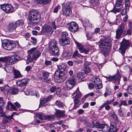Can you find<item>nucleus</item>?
<instances>
[{"label":"nucleus","mask_w":132,"mask_h":132,"mask_svg":"<svg viewBox=\"0 0 132 132\" xmlns=\"http://www.w3.org/2000/svg\"><path fill=\"white\" fill-rule=\"evenodd\" d=\"M89 88L90 89H93L94 88V84L92 83H90L88 85Z\"/></svg>","instance_id":"nucleus-55"},{"label":"nucleus","mask_w":132,"mask_h":132,"mask_svg":"<svg viewBox=\"0 0 132 132\" xmlns=\"http://www.w3.org/2000/svg\"><path fill=\"white\" fill-rule=\"evenodd\" d=\"M126 90L129 93L132 94V85L128 86Z\"/></svg>","instance_id":"nucleus-43"},{"label":"nucleus","mask_w":132,"mask_h":132,"mask_svg":"<svg viewBox=\"0 0 132 132\" xmlns=\"http://www.w3.org/2000/svg\"><path fill=\"white\" fill-rule=\"evenodd\" d=\"M81 56V54L79 53L78 51L76 50L74 52L72 57L73 58H76L77 56Z\"/></svg>","instance_id":"nucleus-40"},{"label":"nucleus","mask_w":132,"mask_h":132,"mask_svg":"<svg viewBox=\"0 0 132 132\" xmlns=\"http://www.w3.org/2000/svg\"><path fill=\"white\" fill-rule=\"evenodd\" d=\"M21 58L19 55L14 54L11 57L6 56L0 58V61L7 63L9 62L11 65L16 63L20 60Z\"/></svg>","instance_id":"nucleus-4"},{"label":"nucleus","mask_w":132,"mask_h":132,"mask_svg":"<svg viewBox=\"0 0 132 132\" xmlns=\"http://www.w3.org/2000/svg\"><path fill=\"white\" fill-rule=\"evenodd\" d=\"M24 23V21L22 19L18 20L15 22H11L8 24L7 27V30L8 31L13 32L19 26L23 25Z\"/></svg>","instance_id":"nucleus-5"},{"label":"nucleus","mask_w":132,"mask_h":132,"mask_svg":"<svg viewBox=\"0 0 132 132\" xmlns=\"http://www.w3.org/2000/svg\"><path fill=\"white\" fill-rule=\"evenodd\" d=\"M53 32L52 27L48 24H45L42 27L40 35H46L48 33L52 34Z\"/></svg>","instance_id":"nucleus-11"},{"label":"nucleus","mask_w":132,"mask_h":132,"mask_svg":"<svg viewBox=\"0 0 132 132\" xmlns=\"http://www.w3.org/2000/svg\"><path fill=\"white\" fill-rule=\"evenodd\" d=\"M107 80V81L111 82L113 81L115 84H119L120 79L121 78L120 73L119 72V70H117V73L114 76H109L104 77Z\"/></svg>","instance_id":"nucleus-9"},{"label":"nucleus","mask_w":132,"mask_h":132,"mask_svg":"<svg viewBox=\"0 0 132 132\" xmlns=\"http://www.w3.org/2000/svg\"><path fill=\"white\" fill-rule=\"evenodd\" d=\"M81 96V93L80 92H79L77 93L75 96L72 97L74 102V105L72 110H75L81 104L80 101L79 99Z\"/></svg>","instance_id":"nucleus-13"},{"label":"nucleus","mask_w":132,"mask_h":132,"mask_svg":"<svg viewBox=\"0 0 132 132\" xmlns=\"http://www.w3.org/2000/svg\"><path fill=\"white\" fill-rule=\"evenodd\" d=\"M60 9V6L59 5L56 6L54 9L53 11L54 13H56L58 12V9Z\"/></svg>","instance_id":"nucleus-53"},{"label":"nucleus","mask_w":132,"mask_h":132,"mask_svg":"<svg viewBox=\"0 0 132 132\" xmlns=\"http://www.w3.org/2000/svg\"><path fill=\"white\" fill-rule=\"evenodd\" d=\"M71 3L70 2L64 3L62 4V12L64 16L69 15L72 13V10L70 6Z\"/></svg>","instance_id":"nucleus-8"},{"label":"nucleus","mask_w":132,"mask_h":132,"mask_svg":"<svg viewBox=\"0 0 132 132\" xmlns=\"http://www.w3.org/2000/svg\"><path fill=\"white\" fill-rule=\"evenodd\" d=\"M75 42L79 51H80L81 50V49L83 47L82 45H81L77 41H75Z\"/></svg>","instance_id":"nucleus-42"},{"label":"nucleus","mask_w":132,"mask_h":132,"mask_svg":"<svg viewBox=\"0 0 132 132\" xmlns=\"http://www.w3.org/2000/svg\"><path fill=\"white\" fill-rule=\"evenodd\" d=\"M105 123L101 124L98 122H96L95 125V127L96 128L100 129L99 130L103 132H105L107 130L104 129V128L105 127Z\"/></svg>","instance_id":"nucleus-23"},{"label":"nucleus","mask_w":132,"mask_h":132,"mask_svg":"<svg viewBox=\"0 0 132 132\" xmlns=\"http://www.w3.org/2000/svg\"><path fill=\"white\" fill-rule=\"evenodd\" d=\"M31 69V67L30 66H27L26 68V70L27 72H29L30 70Z\"/></svg>","instance_id":"nucleus-64"},{"label":"nucleus","mask_w":132,"mask_h":132,"mask_svg":"<svg viewBox=\"0 0 132 132\" xmlns=\"http://www.w3.org/2000/svg\"><path fill=\"white\" fill-rule=\"evenodd\" d=\"M52 97V95H49L48 97L46 98H45L46 100H47V102L51 100Z\"/></svg>","instance_id":"nucleus-59"},{"label":"nucleus","mask_w":132,"mask_h":132,"mask_svg":"<svg viewBox=\"0 0 132 132\" xmlns=\"http://www.w3.org/2000/svg\"><path fill=\"white\" fill-rule=\"evenodd\" d=\"M56 42H51L49 45V49L52 55L58 56L60 55L59 49Z\"/></svg>","instance_id":"nucleus-7"},{"label":"nucleus","mask_w":132,"mask_h":132,"mask_svg":"<svg viewBox=\"0 0 132 132\" xmlns=\"http://www.w3.org/2000/svg\"><path fill=\"white\" fill-rule=\"evenodd\" d=\"M99 43V47L101 52L105 57L108 56L112 49V40L108 37H104L101 40Z\"/></svg>","instance_id":"nucleus-1"},{"label":"nucleus","mask_w":132,"mask_h":132,"mask_svg":"<svg viewBox=\"0 0 132 132\" xmlns=\"http://www.w3.org/2000/svg\"><path fill=\"white\" fill-rule=\"evenodd\" d=\"M31 39L32 40L30 42L32 43L33 45L36 44L37 41V39L33 37H31Z\"/></svg>","instance_id":"nucleus-45"},{"label":"nucleus","mask_w":132,"mask_h":132,"mask_svg":"<svg viewBox=\"0 0 132 132\" xmlns=\"http://www.w3.org/2000/svg\"><path fill=\"white\" fill-rule=\"evenodd\" d=\"M68 35L67 32H63L61 35V38L59 40V44L63 46L69 44L70 43V38L69 37H66Z\"/></svg>","instance_id":"nucleus-10"},{"label":"nucleus","mask_w":132,"mask_h":132,"mask_svg":"<svg viewBox=\"0 0 132 132\" xmlns=\"http://www.w3.org/2000/svg\"><path fill=\"white\" fill-rule=\"evenodd\" d=\"M94 85H95L96 86L97 89H100L102 88V87L103 86L102 84V83H97L95 82Z\"/></svg>","instance_id":"nucleus-41"},{"label":"nucleus","mask_w":132,"mask_h":132,"mask_svg":"<svg viewBox=\"0 0 132 132\" xmlns=\"http://www.w3.org/2000/svg\"><path fill=\"white\" fill-rule=\"evenodd\" d=\"M2 46L5 49L10 50L15 47L16 45L14 41L8 39H6L2 42Z\"/></svg>","instance_id":"nucleus-6"},{"label":"nucleus","mask_w":132,"mask_h":132,"mask_svg":"<svg viewBox=\"0 0 132 132\" xmlns=\"http://www.w3.org/2000/svg\"><path fill=\"white\" fill-rule=\"evenodd\" d=\"M81 71H83L86 74L88 73L91 70V68L89 67H86V66H84V67L81 69Z\"/></svg>","instance_id":"nucleus-28"},{"label":"nucleus","mask_w":132,"mask_h":132,"mask_svg":"<svg viewBox=\"0 0 132 132\" xmlns=\"http://www.w3.org/2000/svg\"><path fill=\"white\" fill-rule=\"evenodd\" d=\"M132 104V101L130 100H129L128 101V104L127 103V101L124 100V106H127L128 105H130Z\"/></svg>","instance_id":"nucleus-48"},{"label":"nucleus","mask_w":132,"mask_h":132,"mask_svg":"<svg viewBox=\"0 0 132 132\" xmlns=\"http://www.w3.org/2000/svg\"><path fill=\"white\" fill-rule=\"evenodd\" d=\"M91 62H88L87 61H86L85 62L84 66H86V67H89V66Z\"/></svg>","instance_id":"nucleus-58"},{"label":"nucleus","mask_w":132,"mask_h":132,"mask_svg":"<svg viewBox=\"0 0 132 132\" xmlns=\"http://www.w3.org/2000/svg\"><path fill=\"white\" fill-rule=\"evenodd\" d=\"M41 53L40 51H37L35 52L33 54L32 56V58L34 60L36 61L37 59L40 56L41 54Z\"/></svg>","instance_id":"nucleus-29"},{"label":"nucleus","mask_w":132,"mask_h":132,"mask_svg":"<svg viewBox=\"0 0 132 132\" xmlns=\"http://www.w3.org/2000/svg\"><path fill=\"white\" fill-rule=\"evenodd\" d=\"M36 116L34 117V120L32 122L31 124H32L34 125H38L41 123V121L39 120H37L36 118Z\"/></svg>","instance_id":"nucleus-36"},{"label":"nucleus","mask_w":132,"mask_h":132,"mask_svg":"<svg viewBox=\"0 0 132 132\" xmlns=\"http://www.w3.org/2000/svg\"><path fill=\"white\" fill-rule=\"evenodd\" d=\"M36 49V48H31L28 51V53L29 54H31L33 52H34Z\"/></svg>","instance_id":"nucleus-51"},{"label":"nucleus","mask_w":132,"mask_h":132,"mask_svg":"<svg viewBox=\"0 0 132 132\" xmlns=\"http://www.w3.org/2000/svg\"><path fill=\"white\" fill-rule=\"evenodd\" d=\"M100 82V83H102V81H101V80L100 78H96L95 80L94 81V83L95 82L97 83V82Z\"/></svg>","instance_id":"nucleus-61"},{"label":"nucleus","mask_w":132,"mask_h":132,"mask_svg":"<svg viewBox=\"0 0 132 132\" xmlns=\"http://www.w3.org/2000/svg\"><path fill=\"white\" fill-rule=\"evenodd\" d=\"M51 2V0H34V2L36 4L46 5Z\"/></svg>","instance_id":"nucleus-24"},{"label":"nucleus","mask_w":132,"mask_h":132,"mask_svg":"<svg viewBox=\"0 0 132 132\" xmlns=\"http://www.w3.org/2000/svg\"><path fill=\"white\" fill-rule=\"evenodd\" d=\"M55 103L59 108L63 107L64 105L63 103L60 101H56L55 102Z\"/></svg>","instance_id":"nucleus-35"},{"label":"nucleus","mask_w":132,"mask_h":132,"mask_svg":"<svg viewBox=\"0 0 132 132\" xmlns=\"http://www.w3.org/2000/svg\"><path fill=\"white\" fill-rule=\"evenodd\" d=\"M77 112L78 114L80 115L84 113V110L82 109H80L78 110Z\"/></svg>","instance_id":"nucleus-56"},{"label":"nucleus","mask_w":132,"mask_h":132,"mask_svg":"<svg viewBox=\"0 0 132 132\" xmlns=\"http://www.w3.org/2000/svg\"><path fill=\"white\" fill-rule=\"evenodd\" d=\"M90 2L91 7L99 12L101 7L98 0H90Z\"/></svg>","instance_id":"nucleus-15"},{"label":"nucleus","mask_w":132,"mask_h":132,"mask_svg":"<svg viewBox=\"0 0 132 132\" xmlns=\"http://www.w3.org/2000/svg\"><path fill=\"white\" fill-rule=\"evenodd\" d=\"M123 31V26L122 24H121L119 26L116 30V38L118 39L121 35Z\"/></svg>","instance_id":"nucleus-20"},{"label":"nucleus","mask_w":132,"mask_h":132,"mask_svg":"<svg viewBox=\"0 0 132 132\" xmlns=\"http://www.w3.org/2000/svg\"><path fill=\"white\" fill-rule=\"evenodd\" d=\"M47 102L45 98H44L42 99L41 98L40 100V103L39 105V108L41 107L42 106H43Z\"/></svg>","instance_id":"nucleus-34"},{"label":"nucleus","mask_w":132,"mask_h":132,"mask_svg":"<svg viewBox=\"0 0 132 132\" xmlns=\"http://www.w3.org/2000/svg\"><path fill=\"white\" fill-rule=\"evenodd\" d=\"M6 87H8L7 86V85L6 86L5 85L3 87H0V90H1L3 92H4V90H5V89H6Z\"/></svg>","instance_id":"nucleus-63"},{"label":"nucleus","mask_w":132,"mask_h":132,"mask_svg":"<svg viewBox=\"0 0 132 132\" xmlns=\"http://www.w3.org/2000/svg\"><path fill=\"white\" fill-rule=\"evenodd\" d=\"M14 104L15 106L17 108H19L21 107V105L18 102H16L14 103Z\"/></svg>","instance_id":"nucleus-60"},{"label":"nucleus","mask_w":132,"mask_h":132,"mask_svg":"<svg viewBox=\"0 0 132 132\" xmlns=\"http://www.w3.org/2000/svg\"><path fill=\"white\" fill-rule=\"evenodd\" d=\"M120 46L119 49V51L123 56L124 55V39L120 43Z\"/></svg>","instance_id":"nucleus-27"},{"label":"nucleus","mask_w":132,"mask_h":132,"mask_svg":"<svg viewBox=\"0 0 132 132\" xmlns=\"http://www.w3.org/2000/svg\"><path fill=\"white\" fill-rule=\"evenodd\" d=\"M43 77L44 80H46L49 76V73L47 72H43Z\"/></svg>","instance_id":"nucleus-38"},{"label":"nucleus","mask_w":132,"mask_h":132,"mask_svg":"<svg viewBox=\"0 0 132 132\" xmlns=\"http://www.w3.org/2000/svg\"><path fill=\"white\" fill-rule=\"evenodd\" d=\"M13 71L14 78L16 79L22 77L23 76L21 74L19 70L14 69Z\"/></svg>","instance_id":"nucleus-25"},{"label":"nucleus","mask_w":132,"mask_h":132,"mask_svg":"<svg viewBox=\"0 0 132 132\" xmlns=\"http://www.w3.org/2000/svg\"><path fill=\"white\" fill-rule=\"evenodd\" d=\"M4 106V104H2L0 106V114L4 112H3V109L4 108L3 107Z\"/></svg>","instance_id":"nucleus-54"},{"label":"nucleus","mask_w":132,"mask_h":132,"mask_svg":"<svg viewBox=\"0 0 132 132\" xmlns=\"http://www.w3.org/2000/svg\"><path fill=\"white\" fill-rule=\"evenodd\" d=\"M130 5V3L129 0H126L125 2V13L124 14V15H126L124 17V22L127 21L128 17V15L126 14L129 11V6Z\"/></svg>","instance_id":"nucleus-22"},{"label":"nucleus","mask_w":132,"mask_h":132,"mask_svg":"<svg viewBox=\"0 0 132 132\" xmlns=\"http://www.w3.org/2000/svg\"><path fill=\"white\" fill-rule=\"evenodd\" d=\"M27 60H28L30 62H32L34 59H33L32 57V58L31 57V56L30 55L28 54L27 56Z\"/></svg>","instance_id":"nucleus-47"},{"label":"nucleus","mask_w":132,"mask_h":132,"mask_svg":"<svg viewBox=\"0 0 132 132\" xmlns=\"http://www.w3.org/2000/svg\"><path fill=\"white\" fill-rule=\"evenodd\" d=\"M55 115L56 117H63L65 115V112L63 111L60 110H56Z\"/></svg>","instance_id":"nucleus-26"},{"label":"nucleus","mask_w":132,"mask_h":132,"mask_svg":"<svg viewBox=\"0 0 132 132\" xmlns=\"http://www.w3.org/2000/svg\"><path fill=\"white\" fill-rule=\"evenodd\" d=\"M45 64L46 66H48V65H51L52 64V62L51 61H49L47 60H46L45 61Z\"/></svg>","instance_id":"nucleus-50"},{"label":"nucleus","mask_w":132,"mask_h":132,"mask_svg":"<svg viewBox=\"0 0 132 132\" xmlns=\"http://www.w3.org/2000/svg\"><path fill=\"white\" fill-rule=\"evenodd\" d=\"M130 45L129 40H126L124 39V52L129 47Z\"/></svg>","instance_id":"nucleus-32"},{"label":"nucleus","mask_w":132,"mask_h":132,"mask_svg":"<svg viewBox=\"0 0 132 132\" xmlns=\"http://www.w3.org/2000/svg\"><path fill=\"white\" fill-rule=\"evenodd\" d=\"M28 19L29 24L36 25L40 20L41 15L38 11L34 10H31L29 12Z\"/></svg>","instance_id":"nucleus-3"},{"label":"nucleus","mask_w":132,"mask_h":132,"mask_svg":"<svg viewBox=\"0 0 132 132\" xmlns=\"http://www.w3.org/2000/svg\"><path fill=\"white\" fill-rule=\"evenodd\" d=\"M23 36L25 38H29L30 36V34L29 33H27L26 34L23 35Z\"/></svg>","instance_id":"nucleus-62"},{"label":"nucleus","mask_w":132,"mask_h":132,"mask_svg":"<svg viewBox=\"0 0 132 132\" xmlns=\"http://www.w3.org/2000/svg\"><path fill=\"white\" fill-rule=\"evenodd\" d=\"M123 1V0H116L115 6L114 7L113 9L111 10L110 11L114 13L119 12L120 10V9L116 8V7H119L122 6V3Z\"/></svg>","instance_id":"nucleus-19"},{"label":"nucleus","mask_w":132,"mask_h":132,"mask_svg":"<svg viewBox=\"0 0 132 132\" xmlns=\"http://www.w3.org/2000/svg\"><path fill=\"white\" fill-rule=\"evenodd\" d=\"M58 70H57L54 74V79L58 83L62 82L65 79L64 76V71L67 68L65 64L61 63L57 65Z\"/></svg>","instance_id":"nucleus-2"},{"label":"nucleus","mask_w":132,"mask_h":132,"mask_svg":"<svg viewBox=\"0 0 132 132\" xmlns=\"http://www.w3.org/2000/svg\"><path fill=\"white\" fill-rule=\"evenodd\" d=\"M118 111V114L119 116H123V113L121 110V108H120L119 109Z\"/></svg>","instance_id":"nucleus-52"},{"label":"nucleus","mask_w":132,"mask_h":132,"mask_svg":"<svg viewBox=\"0 0 132 132\" xmlns=\"http://www.w3.org/2000/svg\"><path fill=\"white\" fill-rule=\"evenodd\" d=\"M76 83L75 79L74 77L69 78L65 82L67 87L70 89H72L75 86Z\"/></svg>","instance_id":"nucleus-18"},{"label":"nucleus","mask_w":132,"mask_h":132,"mask_svg":"<svg viewBox=\"0 0 132 132\" xmlns=\"http://www.w3.org/2000/svg\"><path fill=\"white\" fill-rule=\"evenodd\" d=\"M85 73L82 71L79 72L77 74V78L80 79H82L84 78L85 77Z\"/></svg>","instance_id":"nucleus-33"},{"label":"nucleus","mask_w":132,"mask_h":132,"mask_svg":"<svg viewBox=\"0 0 132 132\" xmlns=\"http://www.w3.org/2000/svg\"><path fill=\"white\" fill-rule=\"evenodd\" d=\"M89 51V49L88 48L86 49L84 47L81 49V50L80 51V53H84L85 54H87L88 53Z\"/></svg>","instance_id":"nucleus-37"},{"label":"nucleus","mask_w":132,"mask_h":132,"mask_svg":"<svg viewBox=\"0 0 132 132\" xmlns=\"http://www.w3.org/2000/svg\"><path fill=\"white\" fill-rule=\"evenodd\" d=\"M28 79L24 78L18 80L16 82V84L18 86L22 87V89L20 90L21 91H23L24 89L28 83Z\"/></svg>","instance_id":"nucleus-17"},{"label":"nucleus","mask_w":132,"mask_h":132,"mask_svg":"<svg viewBox=\"0 0 132 132\" xmlns=\"http://www.w3.org/2000/svg\"><path fill=\"white\" fill-rule=\"evenodd\" d=\"M106 127H104V129L105 130H107L106 131L104 132H112L111 131H109V126L107 124H105V126Z\"/></svg>","instance_id":"nucleus-46"},{"label":"nucleus","mask_w":132,"mask_h":132,"mask_svg":"<svg viewBox=\"0 0 132 132\" xmlns=\"http://www.w3.org/2000/svg\"><path fill=\"white\" fill-rule=\"evenodd\" d=\"M114 100V99H113L111 100L110 101H106L105 102V103L106 105H109V104H111L112 103Z\"/></svg>","instance_id":"nucleus-49"},{"label":"nucleus","mask_w":132,"mask_h":132,"mask_svg":"<svg viewBox=\"0 0 132 132\" xmlns=\"http://www.w3.org/2000/svg\"><path fill=\"white\" fill-rule=\"evenodd\" d=\"M56 89V87L55 86H53L50 89V91L52 93L54 92Z\"/></svg>","instance_id":"nucleus-57"},{"label":"nucleus","mask_w":132,"mask_h":132,"mask_svg":"<svg viewBox=\"0 0 132 132\" xmlns=\"http://www.w3.org/2000/svg\"><path fill=\"white\" fill-rule=\"evenodd\" d=\"M36 116H38V118L41 120H50L53 119L55 118V117L53 115H45L44 114L41 113H37Z\"/></svg>","instance_id":"nucleus-14"},{"label":"nucleus","mask_w":132,"mask_h":132,"mask_svg":"<svg viewBox=\"0 0 132 132\" xmlns=\"http://www.w3.org/2000/svg\"><path fill=\"white\" fill-rule=\"evenodd\" d=\"M83 24H84L87 26H89L90 25V22L89 20L87 19L82 20V21Z\"/></svg>","instance_id":"nucleus-39"},{"label":"nucleus","mask_w":132,"mask_h":132,"mask_svg":"<svg viewBox=\"0 0 132 132\" xmlns=\"http://www.w3.org/2000/svg\"><path fill=\"white\" fill-rule=\"evenodd\" d=\"M9 92L11 94L14 95L17 94L18 92V89L16 88L13 87L10 90Z\"/></svg>","instance_id":"nucleus-31"},{"label":"nucleus","mask_w":132,"mask_h":132,"mask_svg":"<svg viewBox=\"0 0 132 132\" xmlns=\"http://www.w3.org/2000/svg\"><path fill=\"white\" fill-rule=\"evenodd\" d=\"M68 29L72 32L75 33L78 30L79 27L76 22H72L70 23Z\"/></svg>","instance_id":"nucleus-16"},{"label":"nucleus","mask_w":132,"mask_h":132,"mask_svg":"<svg viewBox=\"0 0 132 132\" xmlns=\"http://www.w3.org/2000/svg\"><path fill=\"white\" fill-rule=\"evenodd\" d=\"M63 55L66 57H69L70 56L69 51H64L63 53Z\"/></svg>","instance_id":"nucleus-44"},{"label":"nucleus","mask_w":132,"mask_h":132,"mask_svg":"<svg viewBox=\"0 0 132 132\" xmlns=\"http://www.w3.org/2000/svg\"><path fill=\"white\" fill-rule=\"evenodd\" d=\"M0 117H3L2 122L3 124H6L12 121L9 117L5 115L4 112L0 114Z\"/></svg>","instance_id":"nucleus-21"},{"label":"nucleus","mask_w":132,"mask_h":132,"mask_svg":"<svg viewBox=\"0 0 132 132\" xmlns=\"http://www.w3.org/2000/svg\"><path fill=\"white\" fill-rule=\"evenodd\" d=\"M115 123H110V127H109V131H111L112 132H116L117 130L116 128L114 127Z\"/></svg>","instance_id":"nucleus-30"},{"label":"nucleus","mask_w":132,"mask_h":132,"mask_svg":"<svg viewBox=\"0 0 132 132\" xmlns=\"http://www.w3.org/2000/svg\"><path fill=\"white\" fill-rule=\"evenodd\" d=\"M1 7L2 9L7 13H12L14 11V8L12 5L9 4L1 5Z\"/></svg>","instance_id":"nucleus-12"}]
</instances>
